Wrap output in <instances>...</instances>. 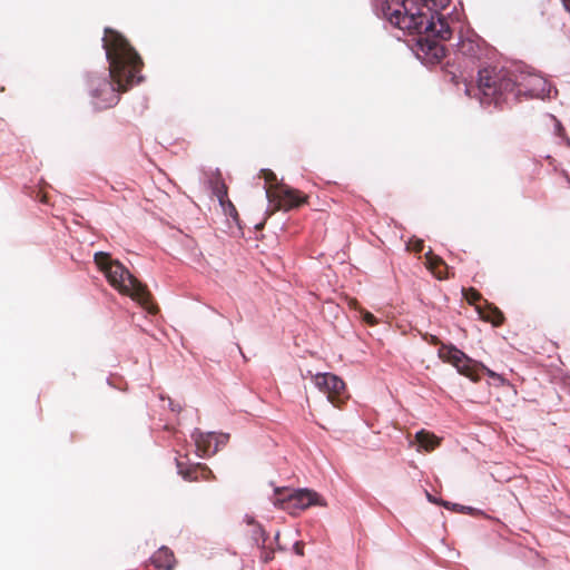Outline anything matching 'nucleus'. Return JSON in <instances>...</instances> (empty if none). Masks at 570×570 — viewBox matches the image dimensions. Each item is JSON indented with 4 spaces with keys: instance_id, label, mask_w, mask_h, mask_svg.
I'll use <instances>...</instances> for the list:
<instances>
[{
    "instance_id": "f257e3e1",
    "label": "nucleus",
    "mask_w": 570,
    "mask_h": 570,
    "mask_svg": "<svg viewBox=\"0 0 570 570\" xmlns=\"http://www.w3.org/2000/svg\"><path fill=\"white\" fill-rule=\"evenodd\" d=\"M102 47L109 63V78L94 75L88 79L89 95L99 109L117 105L121 92L144 80V61L120 32L106 28Z\"/></svg>"
},
{
    "instance_id": "f03ea898",
    "label": "nucleus",
    "mask_w": 570,
    "mask_h": 570,
    "mask_svg": "<svg viewBox=\"0 0 570 570\" xmlns=\"http://www.w3.org/2000/svg\"><path fill=\"white\" fill-rule=\"evenodd\" d=\"M450 0H421V7L412 1H392L383 7L385 18L395 27L411 35H419L421 50L435 61L445 56L439 40H448L451 29L440 10L445 9Z\"/></svg>"
},
{
    "instance_id": "7ed1b4c3",
    "label": "nucleus",
    "mask_w": 570,
    "mask_h": 570,
    "mask_svg": "<svg viewBox=\"0 0 570 570\" xmlns=\"http://www.w3.org/2000/svg\"><path fill=\"white\" fill-rule=\"evenodd\" d=\"M94 262L106 275L110 285L121 294L130 296L151 314L158 312L147 286L131 275L120 262L111 259V256L105 252L96 253Z\"/></svg>"
},
{
    "instance_id": "20e7f679",
    "label": "nucleus",
    "mask_w": 570,
    "mask_h": 570,
    "mask_svg": "<svg viewBox=\"0 0 570 570\" xmlns=\"http://www.w3.org/2000/svg\"><path fill=\"white\" fill-rule=\"evenodd\" d=\"M514 71L505 68H484L479 71L478 92L481 104L501 106L515 102Z\"/></svg>"
},
{
    "instance_id": "39448f33",
    "label": "nucleus",
    "mask_w": 570,
    "mask_h": 570,
    "mask_svg": "<svg viewBox=\"0 0 570 570\" xmlns=\"http://www.w3.org/2000/svg\"><path fill=\"white\" fill-rule=\"evenodd\" d=\"M275 507L296 515L312 505L325 507L326 502L315 491L309 489L291 490L276 488L272 499Z\"/></svg>"
},
{
    "instance_id": "423d86ee",
    "label": "nucleus",
    "mask_w": 570,
    "mask_h": 570,
    "mask_svg": "<svg viewBox=\"0 0 570 570\" xmlns=\"http://www.w3.org/2000/svg\"><path fill=\"white\" fill-rule=\"evenodd\" d=\"M266 196L274 204L275 209L289 210L307 203V196L298 189L287 185H277L274 189L267 188Z\"/></svg>"
},
{
    "instance_id": "0eeeda50",
    "label": "nucleus",
    "mask_w": 570,
    "mask_h": 570,
    "mask_svg": "<svg viewBox=\"0 0 570 570\" xmlns=\"http://www.w3.org/2000/svg\"><path fill=\"white\" fill-rule=\"evenodd\" d=\"M517 101L521 96L540 98L547 94V81L535 73L514 71Z\"/></svg>"
},
{
    "instance_id": "6e6552de",
    "label": "nucleus",
    "mask_w": 570,
    "mask_h": 570,
    "mask_svg": "<svg viewBox=\"0 0 570 570\" xmlns=\"http://www.w3.org/2000/svg\"><path fill=\"white\" fill-rule=\"evenodd\" d=\"M314 382L320 391L327 395V400L337 407L348 397L345 383L334 374H317Z\"/></svg>"
},
{
    "instance_id": "1a4fd4ad",
    "label": "nucleus",
    "mask_w": 570,
    "mask_h": 570,
    "mask_svg": "<svg viewBox=\"0 0 570 570\" xmlns=\"http://www.w3.org/2000/svg\"><path fill=\"white\" fill-rule=\"evenodd\" d=\"M439 357L446 363L452 364L460 374L466 377H473L476 361L469 357L461 350L452 344H441L438 351Z\"/></svg>"
},
{
    "instance_id": "9d476101",
    "label": "nucleus",
    "mask_w": 570,
    "mask_h": 570,
    "mask_svg": "<svg viewBox=\"0 0 570 570\" xmlns=\"http://www.w3.org/2000/svg\"><path fill=\"white\" fill-rule=\"evenodd\" d=\"M193 438L195 440L197 451L200 452L203 456L215 454L218 451L219 444H223L228 440V435H218L213 432H196L193 434Z\"/></svg>"
},
{
    "instance_id": "9b49d317",
    "label": "nucleus",
    "mask_w": 570,
    "mask_h": 570,
    "mask_svg": "<svg viewBox=\"0 0 570 570\" xmlns=\"http://www.w3.org/2000/svg\"><path fill=\"white\" fill-rule=\"evenodd\" d=\"M178 473L183 476L184 480L194 482V481H208L214 479V474L212 470L202 463H197L190 466H185V464L180 461H177Z\"/></svg>"
},
{
    "instance_id": "f8f14e48",
    "label": "nucleus",
    "mask_w": 570,
    "mask_h": 570,
    "mask_svg": "<svg viewBox=\"0 0 570 570\" xmlns=\"http://www.w3.org/2000/svg\"><path fill=\"white\" fill-rule=\"evenodd\" d=\"M476 311L483 321L490 322L494 326H500L504 322L503 313L488 301H483L482 304L476 305Z\"/></svg>"
},
{
    "instance_id": "ddd939ff",
    "label": "nucleus",
    "mask_w": 570,
    "mask_h": 570,
    "mask_svg": "<svg viewBox=\"0 0 570 570\" xmlns=\"http://www.w3.org/2000/svg\"><path fill=\"white\" fill-rule=\"evenodd\" d=\"M151 563L158 569L173 570L176 564V558L170 549L161 547L153 554Z\"/></svg>"
},
{
    "instance_id": "4468645a",
    "label": "nucleus",
    "mask_w": 570,
    "mask_h": 570,
    "mask_svg": "<svg viewBox=\"0 0 570 570\" xmlns=\"http://www.w3.org/2000/svg\"><path fill=\"white\" fill-rule=\"evenodd\" d=\"M415 441L420 448L428 452L433 451L440 445V439L435 434L425 430H421L415 434Z\"/></svg>"
},
{
    "instance_id": "2eb2a0df",
    "label": "nucleus",
    "mask_w": 570,
    "mask_h": 570,
    "mask_svg": "<svg viewBox=\"0 0 570 570\" xmlns=\"http://www.w3.org/2000/svg\"><path fill=\"white\" fill-rule=\"evenodd\" d=\"M428 267L439 277L442 278L440 267H446L444 261L435 256L431 250L425 254Z\"/></svg>"
},
{
    "instance_id": "dca6fc26",
    "label": "nucleus",
    "mask_w": 570,
    "mask_h": 570,
    "mask_svg": "<svg viewBox=\"0 0 570 570\" xmlns=\"http://www.w3.org/2000/svg\"><path fill=\"white\" fill-rule=\"evenodd\" d=\"M476 365L475 368H474V377H469L470 380H472L473 382H478L480 380V372H484L487 373L490 377L494 379V380H498L500 382H503V377L501 375H499L498 373L493 372L492 370H490L489 367H487L484 364L480 363V362H476Z\"/></svg>"
},
{
    "instance_id": "f3484780",
    "label": "nucleus",
    "mask_w": 570,
    "mask_h": 570,
    "mask_svg": "<svg viewBox=\"0 0 570 570\" xmlns=\"http://www.w3.org/2000/svg\"><path fill=\"white\" fill-rule=\"evenodd\" d=\"M465 299L469 304L479 305L483 303L482 295L475 288L470 287L469 289L463 292Z\"/></svg>"
},
{
    "instance_id": "a211bd4d",
    "label": "nucleus",
    "mask_w": 570,
    "mask_h": 570,
    "mask_svg": "<svg viewBox=\"0 0 570 570\" xmlns=\"http://www.w3.org/2000/svg\"><path fill=\"white\" fill-rule=\"evenodd\" d=\"M214 193L219 199L220 204L224 205L225 198L227 197V187L219 179H217L215 183Z\"/></svg>"
},
{
    "instance_id": "6ab92c4d",
    "label": "nucleus",
    "mask_w": 570,
    "mask_h": 570,
    "mask_svg": "<svg viewBox=\"0 0 570 570\" xmlns=\"http://www.w3.org/2000/svg\"><path fill=\"white\" fill-rule=\"evenodd\" d=\"M249 524L253 527V538L256 542L262 541L265 543L266 541V534L261 524L254 522L253 520L249 521Z\"/></svg>"
},
{
    "instance_id": "aec40b11",
    "label": "nucleus",
    "mask_w": 570,
    "mask_h": 570,
    "mask_svg": "<svg viewBox=\"0 0 570 570\" xmlns=\"http://www.w3.org/2000/svg\"><path fill=\"white\" fill-rule=\"evenodd\" d=\"M262 175L267 184H269L268 188H275L278 184L276 183V175L271 169H263Z\"/></svg>"
},
{
    "instance_id": "412c9836",
    "label": "nucleus",
    "mask_w": 570,
    "mask_h": 570,
    "mask_svg": "<svg viewBox=\"0 0 570 570\" xmlns=\"http://www.w3.org/2000/svg\"><path fill=\"white\" fill-rule=\"evenodd\" d=\"M424 248V243L422 239H411L407 243V249L414 253H421Z\"/></svg>"
},
{
    "instance_id": "4be33fe9",
    "label": "nucleus",
    "mask_w": 570,
    "mask_h": 570,
    "mask_svg": "<svg viewBox=\"0 0 570 570\" xmlns=\"http://www.w3.org/2000/svg\"><path fill=\"white\" fill-rule=\"evenodd\" d=\"M363 321L371 326L377 324L376 317L367 311L363 312Z\"/></svg>"
},
{
    "instance_id": "5701e85b",
    "label": "nucleus",
    "mask_w": 570,
    "mask_h": 570,
    "mask_svg": "<svg viewBox=\"0 0 570 570\" xmlns=\"http://www.w3.org/2000/svg\"><path fill=\"white\" fill-rule=\"evenodd\" d=\"M472 46H473V45H472V42H471V41L462 42V47H461V49H462V51H463L464 53H470V55H472Z\"/></svg>"
},
{
    "instance_id": "b1692460",
    "label": "nucleus",
    "mask_w": 570,
    "mask_h": 570,
    "mask_svg": "<svg viewBox=\"0 0 570 570\" xmlns=\"http://www.w3.org/2000/svg\"><path fill=\"white\" fill-rule=\"evenodd\" d=\"M294 549L297 554H299V556L304 554L303 544L301 542H296L294 546Z\"/></svg>"
},
{
    "instance_id": "393cba45",
    "label": "nucleus",
    "mask_w": 570,
    "mask_h": 570,
    "mask_svg": "<svg viewBox=\"0 0 570 570\" xmlns=\"http://www.w3.org/2000/svg\"><path fill=\"white\" fill-rule=\"evenodd\" d=\"M429 343H430V344H433V345H440V346H441V344H442V343L440 342V340H439L436 336H434V335H430Z\"/></svg>"
},
{
    "instance_id": "a878e982",
    "label": "nucleus",
    "mask_w": 570,
    "mask_h": 570,
    "mask_svg": "<svg viewBox=\"0 0 570 570\" xmlns=\"http://www.w3.org/2000/svg\"><path fill=\"white\" fill-rule=\"evenodd\" d=\"M564 8L570 12V0H562Z\"/></svg>"
},
{
    "instance_id": "bb28decb",
    "label": "nucleus",
    "mask_w": 570,
    "mask_h": 570,
    "mask_svg": "<svg viewBox=\"0 0 570 570\" xmlns=\"http://www.w3.org/2000/svg\"><path fill=\"white\" fill-rule=\"evenodd\" d=\"M426 497H428V500L430 502H434V503H438V501L433 498V495H431L430 493H426Z\"/></svg>"
},
{
    "instance_id": "cd10ccee",
    "label": "nucleus",
    "mask_w": 570,
    "mask_h": 570,
    "mask_svg": "<svg viewBox=\"0 0 570 570\" xmlns=\"http://www.w3.org/2000/svg\"><path fill=\"white\" fill-rule=\"evenodd\" d=\"M272 558H273L272 553H271V552H268V553H266V556L264 557V560H265V561H268V560H271Z\"/></svg>"
},
{
    "instance_id": "c85d7f7f",
    "label": "nucleus",
    "mask_w": 570,
    "mask_h": 570,
    "mask_svg": "<svg viewBox=\"0 0 570 570\" xmlns=\"http://www.w3.org/2000/svg\"><path fill=\"white\" fill-rule=\"evenodd\" d=\"M440 504L444 505L445 508H449V502L442 501V502H440Z\"/></svg>"
},
{
    "instance_id": "c756f323",
    "label": "nucleus",
    "mask_w": 570,
    "mask_h": 570,
    "mask_svg": "<svg viewBox=\"0 0 570 570\" xmlns=\"http://www.w3.org/2000/svg\"><path fill=\"white\" fill-rule=\"evenodd\" d=\"M228 205H229V207H230L233 210H235V208H234V206H233V204H232V203H228Z\"/></svg>"
}]
</instances>
